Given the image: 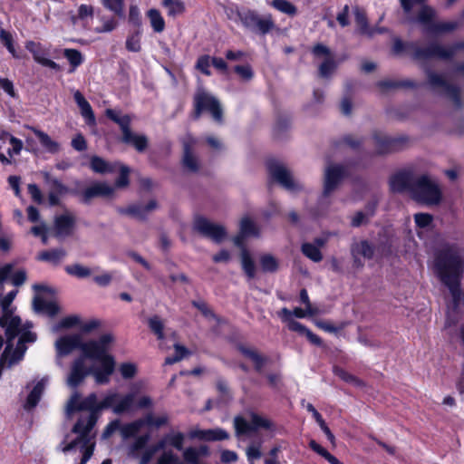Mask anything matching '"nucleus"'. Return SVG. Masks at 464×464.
<instances>
[{"mask_svg": "<svg viewBox=\"0 0 464 464\" xmlns=\"http://www.w3.org/2000/svg\"><path fill=\"white\" fill-rule=\"evenodd\" d=\"M234 427L236 430V435L239 436L241 434L247 433L248 431L253 430L251 423H248L243 417L236 416L234 418Z\"/></svg>", "mask_w": 464, "mask_h": 464, "instance_id": "6e6d98bb", "label": "nucleus"}, {"mask_svg": "<svg viewBox=\"0 0 464 464\" xmlns=\"http://www.w3.org/2000/svg\"><path fill=\"white\" fill-rule=\"evenodd\" d=\"M461 50H464V41L450 46L433 43L426 47H421L417 43L404 44L400 39H395L393 43V51L396 53L405 52L418 61H424L434 57L447 60L452 58Z\"/></svg>", "mask_w": 464, "mask_h": 464, "instance_id": "39448f33", "label": "nucleus"}, {"mask_svg": "<svg viewBox=\"0 0 464 464\" xmlns=\"http://www.w3.org/2000/svg\"><path fill=\"white\" fill-rule=\"evenodd\" d=\"M210 64H212L211 57L209 55H202L198 57L196 63V68L202 73L209 76L211 74L209 70Z\"/></svg>", "mask_w": 464, "mask_h": 464, "instance_id": "052dcab7", "label": "nucleus"}, {"mask_svg": "<svg viewBox=\"0 0 464 464\" xmlns=\"http://www.w3.org/2000/svg\"><path fill=\"white\" fill-rule=\"evenodd\" d=\"M434 266L440 280L448 286L455 306L464 304L459 280L464 272V257L456 246H445L436 256Z\"/></svg>", "mask_w": 464, "mask_h": 464, "instance_id": "20e7f679", "label": "nucleus"}, {"mask_svg": "<svg viewBox=\"0 0 464 464\" xmlns=\"http://www.w3.org/2000/svg\"><path fill=\"white\" fill-rule=\"evenodd\" d=\"M336 63L334 56L328 57L319 66V74L321 77L328 78L336 69Z\"/></svg>", "mask_w": 464, "mask_h": 464, "instance_id": "de8ad7c7", "label": "nucleus"}, {"mask_svg": "<svg viewBox=\"0 0 464 464\" xmlns=\"http://www.w3.org/2000/svg\"><path fill=\"white\" fill-rule=\"evenodd\" d=\"M209 454L208 448L202 445L198 448L189 447L184 450L183 459L188 464H197L201 457H207Z\"/></svg>", "mask_w": 464, "mask_h": 464, "instance_id": "393cba45", "label": "nucleus"}, {"mask_svg": "<svg viewBox=\"0 0 464 464\" xmlns=\"http://www.w3.org/2000/svg\"><path fill=\"white\" fill-rule=\"evenodd\" d=\"M82 336L78 334H67L58 338L54 343L58 357L69 355L82 345Z\"/></svg>", "mask_w": 464, "mask_h": 464, "instance_id": "dca6fc26", "label": "nucleus"}, {"mask_svg": "<svg viewBox=\"0 0 464 464\" xmlns=\"http://www.w3.org/2000/svg\"><path fill=\"white\" fill-rule=\"evenodd\" d=\"M251 426L253 430H256L259 428L269 429L271 427V422L267 419H265L257 414L252 413Z\"/></svg>", "mask_w": 464, "mask_h": 464, "instance_id": "0e129e2a", "label": "nucleus"}, {"mask_svg": "<svg viewBox=\"0 0 464 464\" xmlns=\"http://www.w3.org/2000/svg\"><path fill=\"white\" fill-rule=\"evenodd\" d=\"M80 317L77 315H70L63 318L58 324L53 327V332H58L62 328H71L79 324Z\"/></svg>", "mask_w": 464, "mask_h": 464, "instance_id": "bf43d9fd", "label": "nucleus"}, {"mask_svg": "<svg viewBox=\"0 0 464 464\" xmlns=\"http://www.w3.org/2000/svg\"><path fill=\"white\" fill-rule=\"evenodd\" d=\"M119 370L124 379H131L137 373V366L132 362L121 363Z\"/></svg>", "mask_w": 464, "mask_h": 464, "instance_id": "680f3d73", "label": "nucleus"}, {"mask_svg": "<svg viewBox=\"0 0 464 464\" xmlns=\"http://www.w3.org/2000/svg\"><path fill=\"white\" fill-rule=\"evenodd\" d=\"M178 457L170 450L164 451L159 458L157 464H174L178 461Z\"/></svg>", "mask_w": 464, "mask_h": 464, "instance_id": "774afa93", "label": "nucleus"}, {"mask_svg": "<svg viewBox=\"0 0 464 464\" xmlns=\"http://www.w3.org/2000/svg\"><path fill=\"white\" fill-rule=\"evenodd\" d=\"M34 133L39 139L42 146L50 153H57L60 150V145L55 140H52V138L45 132L37 130L35 128H31Z\"/></svg>", "mask_w": 464, "mask_h": 464, "instance_id": "bb28decb", "label": "nucleus"}, {"mask_svg": "<svg viewBox=\"0 0 464 464\" xmlns=\"http://www.w3.org/2000/svg\"><path fill=\"white\" fill-rule=\"evenodd\" d=\"M144 424V420H137L124 425L120 424V433L124 440L134 437L140 432Z\"/></svg>", "mask_w": 464, "mask_h": 464, "instance_id": "c85d7f7f", "label": "nucleus"}, {"mask_svg": "<svg viewBox=\"0 0 464 464\" xmlns=\"http://www.w3.org/2000/svg\"><path fill=\"white\" fill-rule=\"evenodd\" d=\"M105 8L120 17L124 16V0H101Z\"/></svg>", "mask_w": 464, "mask_h": 464, "instance_id": "a18cd8bd", "label": "nucleus"}, {"mask_svg": "<svg viewBox=\"0 0 464 464\" xmlns=\"http://www.w3.org/2000/svg\"><path fill=\"white\" fill-rule=\"evenodd\" d=\"M194 229L203 237L210 238L216 243H220L227 236L223 226L211 222L204 218H198L194 222Z\"/></svg>", "mask_w": 464, "mask_h": 464, "instance_id": "9b49d317", "label": "nucleus"}, {"mask_svg": "<svg viewBox=\"0 0 464 464\" xmlns=\"http://www.w3.org/2000/svg\"><path fill=\"white\" fill-rule=\"evenodd\" d=\"M149 326L150 330L158 336L159 339L164 338V324L162 320L155 315L149 319Z\"/></svg>", "mask_w": 464, "mask_h": 464, "instance_id": "603ef678", "label": "nucleus"}, {"mask_svg": "<svg viewBox=\"0 0 464 464\" xmlns=\"http://www.w3.org/2000/svg\"><path fill=\"white\" fill-rule=\"evenodd\" d=\"M150 439V434H145L135 438L132 443L128 446L127 454L131 459H138L140 453L146 448Z\"/></svg>", "mask_w": 464, "mask_h": 464, "instance_id": "a878e982", "label": "nucleus"}, {"mask_svg": "<svg viewBox=\"0 0 464 464\" xmlns=\"http://www.w3.org/2000/svg\"><path fill=\"white\" fill-rule=\"evenodd\" d=\"M182 165L191 173H197L200 169L198 157L191 151L188 146H185Z\"/></svg>", "mask_w": 464, "mask_h": 464, "instance_id": "cd10ccee", "label": "nucleus"}, {"mask_svg": "<svg viewBox=\"0 0 464 464\" xmlns=\"http://www.w3.org/2000/svg\"><path fill=\"white\" fill-rule=\"evenodd\" d=\"M162 5L167 9L168 15L176 17L185 12V4L181 0H162Z\"/></svg>", "mask_w": 464, "mask_h": 464, "instance_id": "2f4dec72", "label": "nucleus"}, {"mask_svg": "<svg viewBox=\"0 0 464 464\" xmlns=\"http://www.w3.org/2000/svg\"><path fill=\"white\" fill-rule=\"evenodd\" d=\"M33 307L35 312L44 313L49 316H54L60 311L59 306L55 302L47 301L39 296L34 298Z\"/></svg>", "mask_w": 464, "mask_h": 464, "instance_id": "4be33fe9", "label": "nucleus"}, {"mask_svg": "<svg viewBox=\"0 0 464 464\" xmlns=\"http://www.w3.org/2000/svg\"><path fill=\"white\" fill-rule=\"evenodd\" d=\"M119 212L122 215L130 216L140 220H144L147 218L145 215V210L143 209V205L141 204H133L128 206L127 208L119 209Z\"/></svg>", "mask_w": 464, "mask_h": 464, "instance_id": "a19ab883", "label": "nucleus"}, {"mask_svg": "<svg viewBox=\"0 0 464 464\" xmlns=\"http://www.w3.org/2000/svg\"><path fill=\"white\" fill-rule=\"evenodd\" d=\"M166 440L172 447L180 450L183 448L185 436L181 432H177V433L167 435Z\"/></svg>", "mask_w": 464, "mask_h": 464, "instance_id": "69168bd1", "label": "nucleus"}, {"mask_svg": "<svg viewBox=\"0 0 464 464\" xmlns=\"http://www.w3.org/2000/svg\"><path fill=\"white\" fill-rule=\"evenodd\" d=\"M436 11L430 5L421 4L415 17L411 14L407 15V20L411 23H418L424 26L425 30L430 33V24H434V18L436 17Z\"/></svg>", "mask_w": 464, "mask_h": 464, "instance_id": "6ab92c4d", "label": "nucleus"}, {"mask_svg": "<svg viewBox=\"0 0 464 464\" xmlns=\"http://www.w3.org/2000/svg\"><path fill=\"white\" fill-rule=\"evenodd\" d=\"M0 39L4 43V44L6 46L7 50L12 53L14 57H18L15 52V49L14 47V40L12 34L5 31L1 30L0 31Z\"/></svg>", "mask_w": 464, "mask_h": 464, "instance_id": "e2e57ef3", "label": "nucleus"}, {"mask_svg": "<svg viewBox=\"0 0 464 464\" xmlns=\"http://www.w3.org/2000/svg\"><path fill=\"white\" fill-rule=\"evenodd\" d=\"M459 27V23L455 21L451 22H435L434 24H430V33L440 34L445 33H450L455 31Z\"/></svg>", "mask_w": 464, "mask_h": 464, "instance_id": "c9c22d12", "label": "nucleus"}, {"mask_svg": "<svg viewBox=\"0 0 464 464\" xmlns=\"http://www.w3.org/2000/svg\"><path fill=\"white\" fill-rule=\"evenodd\" d=\"M63 55L73 68L79 66L83 61L82 53L76 49H65Z\"/></svg>", "mask_w": 464, "mask_h": 464, "instance_id": "5fc2aeb1", "label": "nucleus"}, {"mask_svg": "<svg viewBox=\"0 0 464 464\" xmlns=\"http://www.w3.org/2000/svg\"><path fill=\"white\" fill-rule=\"evenodd\" d=\"M101 25L95 28L99 34L112 32L118 26V22L114 18L101 17Z\"/></svg>", "mask_w": 464, "mask_h": 464, "instance_id": "3c124183", "label": "nucleus"}, {"mask_svg": "<svg viewBox=\"0 0 464 464\" xmlns=\"http://www.w3.org/2000/svg\"><path fill=\"white\" fill-rule=\"evenodd\" d=\"M302 253L314 262H320L323 255L317 246L312 243H304L301 246Z\"/></svg>", "mask_w": 464, "mask_h": 464, "instance_id": "4c0bfd02", "label": "nucleus"}, {"mask_svg": "<svg viewBox=\"0 0 464 464\" xmlns=\"http://www.w3.org/2000/svg\"><path fill=\"white\" fill-rule=\"evenodd\" d=\"M271 5L279 12L290 16H294L297 13V8L287 0H273Z\"/></svg>", "mask_w": 464, "mask_h": 464, "instance_id": "ea45409f", "label": "nucleus"}, {"mask_svg": "<svg viewBox=\"0 0 464 464\" xmlns=\"http://www.w3.org/2000/svg\"><path fill=\"white\" fill-rule=\"evenodd\" d=\"M115 187L107 182H95L80 193L81 201L89 204L97 197L111 198L114 195Z\"/></svg>", "mask_w": 464, "mask_h": 464, "instance_id": "2eb2a0df", "label": "nucleus"}, {"mask_svg": "<svg viewBox=\"0 0 464 464\" xmlns=\"http://www.w3.org/2000/svg\"><path fill=\"white\" fill-rule=\"evenodd\" d=\"M81 110V114L83 118H85L88 124L94 125L95 124V116L93 111L87 102L83 105L79 107Z\"/></svg>", "mask_w": 464, "mask_h": 464, "instance_id": "338daca9", "label": "nucleus"}, {"mask_svg": "<svg viewBox=\"0 0 464 464\" xmlns=\"http://www.w3.org/2000/svg\"><path fill=\"white\" fill-rule=\"evenodd\" d=\"M116 167H119L120 169V177L117 179L115 182L116 188H126L129 183V175H130V169L126 165L121 164L119 162L115 163Z\"/></svg>", "mask_w": 464, "mask_h": 464, "instance_id": "09e8293b", "label": "nucleus"}, {"mask_svg": "<svg viewBox=\"0 0 464 464\" xmlns=\"http://www.w3.org/2000/svg\"><path fill=\"white\" fill-rule=\"evenodd\" d=\"M375 248L367 240L354 242L351 246V254L353 259V266L362 268L363 263L361 257L372 259L374 256Z\"/></svg>", "mask_w": 464, "mask_h": 464, "instance_id": "a211bd4d", "label": "nucleus"}, {"mask_svg": "<svg viewBox=\"0 0 464 464\" xmlns=\"http://www.w3.org/2000/svg\"><path fill=\"white\" fill-rule=\"evenodd\" d=\"M106 116L117 123L121 130V141L131 145L138 152H144L149 146V139L144 134H138L130 130L131 117L128 114L121 115L112 109H107Z\"/></svg>", "mask_w": 464, "mask_h": 464, "instance_id": "0eeeda50", "label": "nucleus"}, {"mask_svg": "<svg viewBox=\"0 0 464 464\" xmlns=\"http://www.w3.org/2000/svg\"><path fill=\"white\" fill-rule=\"evenodd\" d=\"M126 49L130 52L138 53L140 51V32L130 34L126 40Z\"/></svg>", "mask_w": 464, "mask_h": 464, "instance_id": "4d7b16f0", "label": "nucleus"}, {"mask_svg": "<svg viewBox=\"0 0 464 464\" xmlns=\"http://www.w3.org/2000/svg\"><path fill=\"white\" fill-rule=\"evenodd\" d=\"M206 437L207 440L215 441L227 440L229 438V435L226 430L220 428H216L211 430H206Z\"/></svg>", "mask_w": 464, "mask_h": 464, "instance_id": "13d9d810", "label": "nucleus"}, {"mask_svg": "<svg viewBox=\"0 0 464 464\" xmlns=\"http://www.w3.org/2000/svg\"><path fill=\"white\" fill-rule=\"evenodd\" d=\"M353 14L355 23L359 27V33L368 37H372L375 34V31L369 26L365 12L356 6L353 8Z\"/></svg>", "mask_w": 464, "mask_h": 464, "instance_id": "b1692460", "label": "nucleus"}, {"mask_svg": "<svg viewBox=\"0 0 464 464\" xmlns=\"http://www.w3.org/2000/svg\"><path fill=\"white\" fill-rule=\"evenodd\" d=\"M241 265L244 272L249 278H254L256 276V266L255 263L249 254V252L246 248H242L240 254Z\"/></svg>", "mask_w": 464, "mask_h": 464, "instance_id": "473e14b6", "label": "nucleus"}, {"mask_svg": "<svg viewBox=\"0 0 464 464\" xmlns=\"http://www.w3.org/2000/svg\"><path fill=\"white\" fill-rule=\"evenodd\" d=\"M118 399V393H110L99 402L95 411L81 415L72 429V432L76 434V438L64 446L63 451L67 452L80 446L82 452L80 464H86L92 456L95 448L96 431L94 427L98 420L99 413L103 409L114 407Z\"/></svg>", "mask_w": 464, "mask_h": 464, "instance_id": "7ed1b4c3", "label": "nucleus"}, {"mask_svg": "<svg viewBox=\"0 0 464 464\" xmlns=\"http://www.w3.org/2000/svg\"><path fill=\"white\" fill-rule=\"evenodd\" d=\"M428 82L430 85L446 95L456 107L461 105V94L459 89L450 85L444 77L433 72H428Z\"/></svg>", "mask_w": 464, "mask_h": 464, "instance_id": "1a4fd4ad", "label": "nucleus"}, {"mask_svg": "<svg viewBox=\"0 0 464 464\" xmlns=\"http://www.w3.org/2000/svg\"><path fill=\"white\" fill-rule=\"evenodd\" d=\"M65 271L69 275L74 276L78 278H86L92 275L91 269L81 264H73L72 266H67L65 267Z\"/></svg>", "mask_w": 464, "mask_h": 464, "instance_id": "c03bdc74", "label": "nucleus"}, {"mask_svg": "<svg viewBox=\"0 0 464 464\" xmlns=\"http://www.w3.org/2000/svg\"><path fill=\"white\" fill-rule=\"evenodd\" d=\"M112 342L113 336L105 334L97 340L82 343V354L72 362L66 384L75 389L83 383L88 375H92L97 384L109 383L115 369V360L108 353Z\"/></svg>", "mask_w": 464, "mask_h": 464, "instance_id": "f257e3e1", "label": "nucleus"}, {"mask_svg": "<svg viewBox=\"0 0 464 464\" xmlns=\"http://www.w3.org/2000/svg\"><path fill=\"white\" fill-rule=\"evenodd\" d=\"M44 181L50 186L51 191H54L57 194H64L68 191V188L57 179L53 178L49 172H43Z\"/></svg>", "mask_w": 464, "mask_h": 464, "instance_id": "79ce46f5", "label": "nucleus"}, {"mask_svg": "<svg viewBox=\"0 0 464 464\" xmlns=\"http://www.w3.org/2000/svg\"><path fill=\"white\" fill-rule=\"evenodd\" d=\"M134 399L135 395L133 393L127 394L121 398L119 397L116 404L113 407V411L117 414H121L129 411L134 402Z\"/></svg>", "mask_w": 464, "mask_h": 464, "instance_id": "e433bc0d", "label": "nucleus"}, {"mask_svg": "<svg viewBox=\"0 0 464 464\" xmlns=\"http://www.w3.org/2000/svg\"><path fill=\"white\" fill-rule=\"evenodd\" d=\"M194 105L195 119H198L202 111H208L217 122H222L223 111L219 101L203 89H198L195 94Z\"/></svg>", "mask_w": 464, "mask_h": 464, "instance_id": "6e6552de", "label": "nucleus"}, {"mask_svg": "<svg viewBox=\"0 0 464 464\" xmlns=\"http://www.w3.org/2000/svg\"><path fill=\"white\" fill-rule=\"evenodd\" d=\"M246 455L250 464L262 457L261 443H251L246 450Z\"/></svg>", "mask_w": 464, "mask_h": 464, "instance_id": "864d4df0", "label": "nucleus"}, {"mask_svg": "<svg viewBox=\"0 0 464 464\" xmlns=\"http://www.w3.org/2000/svg\"><path fill=\"white\" fill-rule=\"evenodd\" d=\"M372 140L379 154L400 150L408 143L406 137L387 138L377 132L372 135Z\"/></svg>", "mask_w": 464, "mask_h": 464, "instance_id": "4468645a", "label": "nucleus"}, {"mask_svg": "<svg viewBox=\"0 0 464 464\" xmlns=\"http://www.w3.org/2000/svg\"><path fill=\"white\" fill-rule=\"evenodd\" d=\"M275 27V23L271 17V15L266 16L264 18L258 16L256 22L255 23V29L253 31L258 32L262 34L268 33Z\"/></svg>", "mask_w": 464, "mask_h": 464, "instance_id": "37998d69", "label": "nucleus"}, {"mask_svg": "<svg viewBox=\"0 0 464 464\" xmlns=\"http://www.w3.org/2000/svg\"><path fill=\"white\" fill-rule=\"evenodd\" d=\"M75 225V217L72 213L66 211L55 217L53 222L54 236L58 238H64L72 235Z\"/></svg>", "mask_w": 464, "mask_h": 464, "instance_id": "f3484780", "label": "nucleus"}, {"mask_svg": "<svg viewBox=\"0 0 464 464\" xmlns=\"http://www.w3.org/2000/svg\"><path fill=\"white\" fill-rule=\"evenodd\" d=\"M98 404L97 395L95 393H91L85 399L82 400L81 394L75 391L65 405V412L68 417H71L73 412L78 411L92 412V411L96 410Z\"/></svg>", "mask_w": 464, "mask_h": 464, "instance_id": "ddd939ff", "label": "nucleus"}, {"mask_svg": "<svg viewBox=\"0 0 464 464\" xmlns=\"http://www.w3.org/2000/svg\"><path fill=\"white\" fill-rule=\"evenodd\" d=\"M240 233L242 236L257 237L259 230L252 219L248 217H244L240 221Z\"/></svg>", "mask_w": 464, "mask_h": 464, "instance_id": "58836bf2", "label": "nucleus"}, {"mask_svg": "<svg viewBox=\"0 0 464 464\" xmlns=\"http://www.w3.org/2000/svg\"><path fill=\"white\" fill-rule=\"evenodd\" d=\"M268 170L271 177L280 183L284 188L290 190H299L302 186L295 181L290 170L278 161H270Z\"/></svg>", "mask_w": 464, "mask_h": 464, "instance_id": "f8f14e48", "label": "nucleus"}, {"mask_svg": "<svg viewBox=\"0 0 464 464\" xmlns=\"http://www.w3.org/2000/svg\"><path fill=\"white\" fill-rule=\"evenodd\" d=\"M66 255L63 248L43 251L38 255V259L57 265Z\"/></svg>", "mask_w": 464, "mask_h": 464, "instance_id": "c756f323", "label": "nucleus"}, {"mask_svg": "<svg viewBox=\"0 0 464 464\" xmlns=\"http://www.w3.org/2000/svg\"><path fill=\"white\" fill-rule=\"evenodd\" d=\"M91 168L93 171L103 174L113 172L116 169V165L115 163L110 164L98 156H93L91 159Z\"/></svg>", "mask_w": 464, "mask_h": 464, "instance_id": "7c9ffc66", "label": "nucleus"}, {"mask_svg": "<svg viewBox=\"0 0 464 464\" xmlns=\"http://www.w3.org/2000/svg\"><path fill=\"white\" fill-rule=\"evenodd\" d=\"M18 291L14 290L8 293L1 301L3 314L0 318V325L5 328V335L9 342L20 335V343H33L36 340L35 334L29 331V324H22L19 316L13 314L10 305L15 298Z\"/></svg>", "mask_w": 464, "mask_h": 464, "instance_id": "423d86ee", "label": "nucleus"}, {"mask_svg": "<svg viewBox=\"0 0 464 464\" xmlns=\"http://www.w3.org/2000/svg\"><path fill=\"white\" fill-rule=\"evenodd\" d=\"M389 184L392 192H408L415 201L428 206L439 205L442 198L438 181L429 174L416 173L412 168L393 174Z\"/></svg>", "mask_w": 464, "mask_h": 464, "instance_id": "f03ea898", "label": "nucleus"}, {"mask_svg": "<svg viewBox=\"0 0 464 464\" xmlns=\"http://www.w3.org/2000/svg\"><path fill=\"white\" fill-rule=\"evenodd\" d=\"M239 352L247 359H249L255 365L257 372H261L263 367L267 362V358L263 356L259 351L254 347L240 345L238 346Z\"/></svg>", "mask_w": 464, "mask_h": 464, "instance_id": "412c9836", "label": "nucleus"}, {"mask_svg": "<svg viewBox=\"0 0 464 464\" xmlns=\"http://www.w3.org/2000/svg\"><path fill=\"white\" fill-rule=\"evenodd\" d=\"M346 175V168L340 164H329L324 169L323 196L329 197Z\"/></svg>", "mask_w": 464, "mask_h": 464, "instance_id": "9d476101", "label": "nucleus"}, {"mask_svg": "<svg viewBox=\"0 0 464 464\" xmlns=\"http://www.w3.org/2000/svg\"><path fill=\"white\" fill-rule=\"evenodd\" d=\"M47 382V378H43L35 384V386L33 388V390L31 391L27 397L26 402L24 404L25 410L29 411L37 405L46 387Z\"/></svg>", "mask_w": 464, "mask_h": 464, "instance_id": "5701e85b", "label": "nucleus"}, {"mask_svg": "<svg viewBox=\"0 0 464 464\" xmlns=\"http://www.w3.org/2000/svg\"><path fill=\"white\" fill-rule=\"evenodd\" d=\"M260 265L265 272L273 273L278 268L277 260L271 255H264L260 258Z\"/></svg>", "mask_w": 464, "mask_h": 464, "instance_id": "8fccbe9b", "label": "nucleus"}, {"mask_svg": "<svg viewBox=\"0 0 464 464\" xmlns=\"http://www.w3.org/2000/svg\"><path fill=\"white\" fill-rule=\"evenodd\" d=\"M147 16L150 20V25L153 28L154 32L161 33L164 31L165 21L159 10L154 8L150 9L147 12Z\"/></svg>", "mask_w": 464, "mask_h": 464, "instance_id": "72a5a7b5", "label": "nucleus"}, {"mask_svg": "<svg viewBox=\"0 0 464 464\" xmlns=\"http://www.w3.org/2000/svg\"><path fill=\"white\" fill-rule=\"evenodd\" d=\"M237 15L243 25L250 30L255 29V23L259 16L253 11L238 12Z\"/></svg>", "mask_w": 464, "mask_h": 464, "instance_id": "49530a36", "label": "nucleus"}, {"mask_svg": "<svg viewBox=\"0 0 464 464\" xmlns=\"http://www.w3.org/2000/svg\"><path fill=\"white\" fill-rule=\"evenodd\" d=\"M25 48L32 53L34 61L38 63L56 71L60 69L59 65L55 62L45 57V52L42 49L39 44L28 41L25 44Z\"/></svg>", "mask_w": 464, "mask_h": 464, "instance_id": "aec40b11", "label": "nucleus"}, {"mask_svg": "<svg viewBox=\"0 0 464 464\" xmlns=\"http://www.w3.org/2000/svg\"><path fill=\"white\" fill-rule=\"evenodd\" d=\"M333 372L336 376H338L341 380H343L345 382L351 383L356 387L364 386V382L362 380L358 379L356 376L353 375L352 373L348 372L347 371L339 366H334L333 368Z\"/></svg>", "mask_w": 464, "mask_h": 464, "instance_id": "f704fd0d", "label": "nucleus"}]
</instances>
